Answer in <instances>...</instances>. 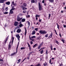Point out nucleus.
Returning a JSON list of instances; mask_svg holds the SVG:
<instances>
[{
    "instance_id": "f257e3e1",
    "label": "nucleus",
    "mask_w": 66,
    "mask_h": 66,
    "mask_svg": "<svg viewBox=\"0 0 66 66\" xmlns=\"http://www.w3.org/2000/svg\"><path fill=\"white\" fill-rule=\"evenodd\" d=\"M39 33H40V34H46V31L45 30H40L39 31Z\"/></svg>"
},
{
    "instance_id": "f03ea898",
    "label": "nucleus",
    "mask_w": 66,
    "mask_h": 66,
    "mask_svg": "<svg viewBox=\"0 0 66 66\" xmlns=\"http://www.w3.org/2000/svg\"><path fill=\"white\" fill-rule=\"evenodd\" d=\"M39 5V11H40L42 10V6L40 5V3H38Z\"/></svg>"
},
{
    "instance_id": "7ed1b4c3",
    "label": "nucleus",
    "mask_w": 66,
    "mask_h": 66,
    "mask_svg": "<svg viewBox=\"0 0 66 66\" xmlns=\"http://www.w3.org/2000/svg\"><path fill=\"white\" fill-rule=\"evenodd\" d=\"M22 18H19V15H18L17 16V21H20V20H21V19Z\"/></svg>"
},
{
    "instance_id": "20e7f679",
    "label": "nucleus",
    "mask_w": 66,
    "mask_h": 66,
    "mask_svg": "<svg viewBox=\"0 0 66 66\" xmlns=\"http://www.w3.org/2000/svg\"><path fill=\"white\" fill-rule=\"evenodd\" d=\"M16 36L18 40H19V38H20V36H19V35L18 34H17L16 35Z\"/></svg>"
},
{
    "instance_id": "39448f33",
    "label": "nucleus",
    "mask_w": 66,
    "mask_h": 66,
    "mask_svg": "<svg viewBox=\"0 0 66 66\" xmlns=\"http://www.w3.org/2000/svg\"><path fill=\"white\" fill-rule=\"evenodd\" d=\"M22 7L23 10H27V8L23 6H22Z\"/></svg>"
},
{
    "instance_id": "423d86ee",
    "label": "nucleus",
    "mask_w": 66,
    "mask_h": 66,
    "mask_svg": "<svg viewBox=\"0 0 66 66\" xmlns=\"http://www.w3.org/2000/svg\"><path fill=\"white\" fill-rule=\"evenodd\" d=\"M6 0H0V3H4L5 1H6Z\"/></svg>"
},
{
    "instance_id": "0eeeda50",
    "label": "nucleus",
    "mask_w": 66,
    "mask_h": 66,
    "mask_svg": "<svg viewBox=\"0 0 66 66\" xmlns=\"http://www.w3.org/2000/svg\"><path fill=\"white\" fill-rule=\"evenodd\" d=\"M13 11H14V10L11 9L10 10L9 14H13Z\"/></svg>"
},
{
    "instance_id": "6e6552de",
    "label": "nucleus",
    "mask_w": 66,
    "mask_h": 66,
    "mask_svg": "<svg viewBox=\"0 0 66 66\" xmlns=\"http://www.w3.org/2000/svg\"><path fill=\"white\" fill-rule=\"evenodd\" d=\"M20 32H21V29H18L16 31L17 33H19Z\"/></svg>"
},
{
    "instance_id": "1a4fd4ad",
    "label": "nucleus",
    "mask_w": 66,
    "mask_h": 66,
    "mask_svg": "<svg viewBox=\"0 0 66 66\" xmlns=\"http://www.w3.org/2000/svg\"><path fill=\"white\" fill-rule=\"evenodd\" d=\"M18 25V22L15 21V22L14 23V25L15 26H17Z\"/></svg>"
},
{
    "instance_id": "9d476101",
    "label": "nucleus",
    "mask_w": 66,
    "mask_h": 66,
    "mask_svg": "<svg viewBox=\"0 0 66 66\" xmlns=\"http://www.w3.org/2000/svg\"><path fill=\"white\" fill-rule=\"evenodd\" d=\"M6 4L7 5H10V2H7L6 3Z\"/></svg>"
},
{
    "instance_id": "9b49d317",
    "label": "nucleus",
    "mask_w": 66,
    "mask_h": 66,
    "mask_svg": "<svg viewBox=\"0 0 66 66\" xmlns=\"http://www.w3.org/2000/svg\"><path fill=\"white\" fill-rule=\"evenodd\" d=\"M35 33V30H33L32 33V35H34Z\"/></svg>"
},
{
    "instance_id": "f8f14e48",
    "label": "nucleus",
    "mask_w": 66,
    "mask_h": 66,
    "mask_svg": "<svg viewBox=\"0 0 66 66\" xmlns=\"http://www.w3.org/2000/svg\"><path fill=\"white\" fill-rule=\"evenodd\" d=\"M26 20V19H22L21 21V22H24Z\"/></svg>"
},
{
    "instance_id": "ddd939ff",
    "label": "nucleus",
    "mask_w": 66,
    "mask_h": 66,
    "mask_svg": "<svg viewBox=\"0 0 66 66\" xmlns=\"http://www.w3.org/2000/svg\"><path fill=\"white\" fill-rule=\"evenodd\" d=\"M18 62H17V64H19L21 61V59H20L18 60Z\"/></svg>"
},
{
    "instance_id": "4468645a",
    "label": "nucleus",
    "mask_w": 66,
    "mask_h": 66,
    "mask_svg": "<svg viewBox=\"0 0 66 66\" xmlns=\"http://www.w3.org/2000/svg\"><path fill=\"white\" fill-rule=\"evenodd\" d=\"M23 6H24L25 7H26V6H27V4H26V3H23Z\"/></svg>"
},
{
    "instance_id": "2eb2a0df",
    "label": "nucleus",
    "mask_w": 66,
    "mask_h": 66,
    "mask_svg": "<svg viewBox=\"0 0 66 66\" xmlns=\"http://www.w3.org/2000/svg\"><path fill=\"white\" fill-rule=\"evenodd\" d=\"M50 2H51V3H52V2H54V0H48Z\"/></svg>"
},
{
    "instance_id": "dca6fc26",
    "label": "nucleus",
    "mask_w": 66,
    "mask_h": 66,
    "mask_svg": "<svg viewBox=\"0 0 66 66\" xmlns=\"http://www.w3.org/2000/svg\"><path fill=\"white\" fill-rule=\"evenodd\" d=\"M18 46H19V42L18 43V46L17 47L16 53H17V49H18Z\"/></svg>"
},
{
    "instance_id": "f3484780",
    "label": "nucleus",
    "mask_w": 66,
    "mask_h": 66,
    "mask_svg": "<svg viewBox=\"0 0 66 66\" xmlns=\"http://www.w3.org/2000/svg\"><path fill=\"white\" fill-rule=\"evenodd\" d=\"M37 46V44H36L34 45L33 46V48H35V47H36V46Z\"/></svg>"
},
{
    "instance_id": "a211bd4d",
    "label": "nucleus",
    "mask_w": 66,
    "mask_h": 66,
    "mask_svg": "<svg viewBox=\"0 0 66 66\" xmlns=\"http://www.w3.org/2000/svg\"><path fill=\"white\" fill-rule=\"evenodd\" d=\"M11 48V45L9 44V45L8 49H10Z\"/></svg>"
},
{
    "instance_id": "6ab92c4d",
    "label": "nucleus",
    "mask_w": 66,
    "mask_h": 66,
    "mask_svg": "<svg viewBox=\"0 0 66 66\" xmlns=\"http://www.w3.org/2000/svg\"><path fill=\"white\" fill-rule=\"evenodd\" d=\"M29 38L30 39V40H32V41L33 42V41H34V39H32L31 38V37H30V36L29 37Z\"/></svg>"
},
{
    "instance_id": "aec40b11",
    "label": "nucleus",
    "mask_w": 66,
    "mask_h": 66,
    "mask_svg": "<svg viewBox=\"0 0 66 66\" xmlns=\"http://www.w3.org/2000/svg\"><path fill=\"white\" fill-rule=\"evenodd\" d=\"M36 38V37L35 36H32L31 37V38Z\"/></svg>"
},
{
    "instance_id": "412c9836",
    "label": "nucleus",
    "mask_w": 66,
    "mask_h": 66,
    "mask_svg": "<svg viewBox=\"0 0 66 66\" xmlns=\"http://www.w3.org/2000/svg\"><path fill=\"white\" fill-rule=\"evenodd\" d=\"M12 4L13 5H15V4L14 3V2L13 1L12 2Z\"/></svg>"
},
{
    "instance_id": "4be33fe9",
    "label": "nucleus",
    "mask_w": 66,
    "mask_h": 66,
    "mask_svg": "<svg viewBox=\"0 0 66 66\" xmlns=\"http://www.w3.org/2000/svg\"><path fill=\"white\" fill-rule=\"evenodd\" d=\"M27 30H26V29L24 33V35H27Z\"/></svg>"
},
{
    "instance_id": "5701e85b",
    "label": "nucleus",
    "mask_w": 66,
    "mask_h": 66,
    "mask_svg": "<svg viewBox=\"0 0 66 66\" xmlns=\"http://www.w3.org/2000/svg\"><path fill=\"white\" fill-rule=\"evenodd\" d=\"M31 3H34L35 2V1L34 0H32L31 1Z\"/></svg>"
},
{
    "instance_id": "b1692460",
    "label": "nucleus",
    "mask_w": 66,
    "mask_h": 66,
    "mask_svg": "<svg viewBox=\"0 0 66 66\" xmlns=\"http://www.w3.org/2000/svg\"><path fill=\"white\" fill-rule=\"evenodd\" d=\"M22 26H23V25L22 24H20L19 25V27H22Z\"/></svg>"
},
{
    "instance_id": "393cba45",
    "label": "nucleus",
    "mask_w": 66,
    "mask_h": 66,
    "mask_svg": "<svg viewBox=\"0 0 66 66\" xmlns=\"http://www.w3.org/2000/svg\"><path fill=\"white\" fill-rule=\"evenodd\" d=\"M3 13L4 14H8V12H3Z\"/></svg>"
},
{
    "instance_id": "a878e982",
    "label": "nucleus",
    "mask_w": 66,
    "mask_h": 66,
    "mask_svg": "<svg viewBox=\"0 0 66 66\" xmlns=\"http://www.w3.org/2000/svg\"><path fill=\"white\" fill-rule=\"evenodd\" d=\"M41 45H42V44H41L40 45H39V46L38 47V49H39L40 47H41Z\"/></svg>"
},
{
    "instance_id": "bb28decb",
    "label": "nucleus",
    "mask_w": 66,
    "mask_h": 66,
    "mask_svg": "<svg viewBox=\"0 0 66 66\" xmlns=\"http://www.w3.org/2000/svg\"><path fill=\"white\" fill-rule=\"evenodd\" d=\"M23 13H26L27 12V11L26 10H24L23 11Z\"/></svg>"
},
{
    "instance_id": "cd10ccee",
    "label": "nucleus",
    "mask_w": 66,
    "mask_h": 66,
    "mask_svg": "<svg viewBox=\"0 0 66 66\" xmlns=\"http://www.w3.org/2000/svg\"><path fill=\"white\" fill-rule=\"evenodd\" d=\"M25 48H26L25 47H22L20 49L21 50H22L23 49H25Z\"/></svg>"
},
{
    "instance_id": "c85d7f7f",
    "label": "nucleus",
    "mask_w": 66,
    "mask_h": 66,
    "mask_svg": "<svg viewBox=\"0 0 66 66\" xmlns=\"http://www.w3.org/2000/svg\"><path fill=\"white\" fill-rule=\"evenodd\" d=\"M52 36V33L50 34V38H51Z\"/></svg>"
},
{
    "instance_id": "c756f323",
    "label": "nucleus",
    "mask_w": 66,
    "mask_h": 66,
    "mask_svg": "<svg viewBox=\"0 0 66 66\" xmlns=\"http://www.w3.org/2000/svg\"><path fill=\"white\" fill-rule=\"evenodd\" d=\"M11 9L12 10H15V8L14 7V6H13L12 7V8Z\"/></svg>"
},
{
    "instance_id": "7c9ffc66",
    "label": "nucleus",
    "mask_w": 66,
    "mask_h": 66,
    "mask_svg": "<svg viewBox=\"0 0 66 66\" xmlns=\"http://www.w3.org/2000/svg\"><path fill=\"white\" fill-rule=\"evenodd\" d=\"M48 65V64L46 63H45L44 64V66H46V65Z\"/></svg>"
},
{
    "instance_id": "2f4dec72",
    "label": "nucleus",
    "mask_w": 66,
    "mask_h": 66,
    "mask_svg": "<svg viewBox=\"0 0 66 66\" xmlns=\"http://www.w3.org/2000/svg\"><path fill=\"white\" fill-rule=\"evenodd\" d=\"M40 15H38L37 14H36V17H40Z\"/></svg>"
},
{
    "instance_id": "473e14b6",
    "label": "nucleus",
    "mask_w": 66,
    "mask_h": 66,
    "mask_svg": "<svg viewBox=\"0 0 66 66\" xmlns=\"http://www.w3.org/2000/svg\"><path fill=\"white\" fill-rule=\"evenodd\" d=\"M57 28L59 30H60V28H59V24H57Z\"/></svg>"
},
{
    "instance_id": "72a5a7b5",
    "label": "nucleus",
    "mask_w": 66,
    "mask_h": 66,
    "mask_svg": "<svg viewBox=\"0 0 66 66\" xmlns=\"http://www.w3.org/2000/svg\"><path fill=\"white\" fill-rule=\"evenodd\" d=\"M8 7H7L5 8V10L6 11H7L8 10Z\"/></svg>"
},
{
    "instance_id": "f704fd0d",
    "label": "nucleus",
    "mask_w": 66,
    "mask_h": 66,
    "mask_svg": "<svg viewBox=\"0 0 66 66\" xmlns=\"http://www.w3.org/2000/svg\"><path fill=\"white\" fill-rule=\"evenodd\" d=\"M15 54V53H13V54H11V56H13V55H14Z\"/></svg>"
},
{
    "instance_id": "c9c22d12",
    "label": "nucleus",
    "mask_w": 66,
    "mask_h": 66,
    "mask_svg": "<svg viewBox=\"0 0 66 66\" xmlns=\"http://www.w3.org/2000/svg\"><path fill=\"white\" fill-rule=\"evenodd\" d=\"M51 60H50L49 63H50V64H51V65H52V64H53V63H51Z\"/></svg>"
},
{
    "instance_id": "e433bc0d",
    "label": "nucleus",
    "mask_w": 66,
    "mask_h": 66,
    "mask_svg": "<svg viewBox=\"0 0 66 66\" xmlns=\"http://www.w3.org/2000/svg\"><path fill=\"white\" fill-rule=\"evenodd\" d=\"M43 51H44L43 50H42L40 51V52L41 54H42V53H43Z\"/></svg>"
},
{
    "instance_id": "4c0bfd02",
    "label": "nucleus",
    "mask_w": 66,
    "mask_h": 66,
    "mask_svg": "<svg viewBox=\"0 0 66 66\" xmlns=\"http://www.w3.org/2000/svg\"><path fill=\"white\" fill-rule=\"evenodd\" d=\"M48 34H47L46 35H45V37H47L48 36Z\"/></svg>"
},
{
    "instance_id": "58836bf2",
    "label": "nucleus",
    "mask_w": 66,
    "mask_h": 66,
    "mask_svg": "<svg viewBox=\"0 0 66 66\" xmlns=\"http://www.w3.org/2000/svg\"><path fill=\"white\" fill-rule=\"evenodd\" d=\"M41 65L40 64H38L37 65V66H40Z\"/></svg>"
},
{
    "instance_id": "ea45409f",
    "label": "nucleus",
    "mask_w": 66,
    "mask_h": 66,
    "mask_svg": "<svg viewBox=\"0 0 66 66\" xmlns=\"http://www.w3.org/2000/svg\"><path fill=\"white\" fill-rule=\"evenodd\" d=\"M38 30V28H35V31H37Z\"/></svg>"
},
{
    "instance_id": "a19ab883",
    "label": "nucleus",
    "mask_w": 66,
    "mask_h": 66,
    "mask_svg": "<svg viewBox=\"0 0 66 66\" xmlns=\"http://www.w3.org/2000/svg\"><path fill=\"white\" fill-rule=\"evenodd\" d=\"M49 15V16H48V19H49V18H50V17L51 16V15L50 14H48Z\"/></svg>"
},
{
    "instance_id": "79ce46f5",
    "label": "nucleus",
    "mask_w": 66,
    "mask_h": 66,
    "mask_svg": "<svg viewBox=\"0 0 66 66\" xmlns=\"http://www.w3.org/2000/svg\"><path fill=\"white\" fill-rule=\"evenodd\" d=\"M27 44L28 45V46L29 47H30V45H29V44L28 43H27Z\"/></svg>"
},
{
    "instance_id": "37998d69",
    "label": "nucleus",
    "mask_w": 66,
    "mask_h": 66,
    "mask_svg": "<svg viewBox=\"0 0 66 66\" xmlns=\"http://www.w3.org/2000/svg\"><path fill=\"white\" fill-rule=\"evenodd\" d=\"M61 41L63 42V43H64V40L62 39Z\"/></svg>"
},
{
    "instance_id": "c03bdc74",
    "label": "nucleus",
    "mask_w": 66,
    "mask_h": 66,
    "mask_svg": "<svg viewBox=\"0 0 66 66\" xmlns=\"http://www.w3.org/2000/svg\"><path fill=\"white\" fill-rule=\"evenodd\" d=\"M26 17L27 18H28L29 17H30V15H28L26 16Z\"/></svg>"
},
{
    "instance_id": "a18cd8bd",
    "label": "nucleus",
    "mask_w": 66,
    "mask_h": 66,
    "mask_svg": "<svg viewBox=\"0 0 66 66\" xmlns=\"http://www.w3.org/2000/svg\"><path fill=\"white\" fill-rule=\"evenodd\" d=\"M7 40L6 39L5 41V44H6V43L7 42Z\"/></svg>"
},
{
    "instance_id": "49530a36",
    "label": "nucleus",
    "mask_w": 66,
    "mask_h": 66,
    "mask_svg": "<svg viewBox=\"0 0 66 66\" xmlns=\"http://www.w3.org/2000/svg\"><path fill=\"white\" fill-rule=\"evenodd\" d=\"M28 24L30 26V22H28Z\"/></svg>"
},
{
    "instance_id": "de8ad7c7",
    "label": "nucleus",
    "mask_w": 66,
    "mask_h": 66,
    "mask_svg": "<svg viewBox=\"0 0 66 66\" xmlns=\"http://www.w3.org/2000/svg\"><path fill=\"white\" fill-rule=\"evenodd\" d=\"M30 43L31 45H32V44H33V42H32V41H31L30 42Z\"/></svg>"
},
{
    "instance_id": "09e8293b",
    "label": "nucleus",
    "mask_w": 66,
    "mask_h": 66,
    "mask_svg": "<svg viewBox=\"0 0 66 66\" xmlns=\"http://www.w3.org/2000/svg\"><path fill=\"white\" fill-rule=\"evenodd\" d=\"M40 38L39 37L37 38V40H39V39H40Z\"/></svg>"
},
{
    "instance_id": "8fccbe9b",
    "label": "nucleus",
    "mask_w": 66,
    "mask_h": 66,
    "mask_svg": "<svg viewBox=\"0 0 66 66\" xmlns=\"http://www.w3.org/2000/svg\"><path fill=\"white\" fill-rule=\"evenodd\" d=\"M56 43L57 44H59V42H58L57 41H56Z\"/></svg>"
},
{
    "instance_id": "3c124183",
    "label": "nucleus",
    "mask_w": 66,
    "mask_h": 66,
    "mask_svg": "<svg viewBox=\"0 0 66 66\" xmlns=\"http://www.w3.org/2000/svg\"><path fill=\"white\" fill-rule=\"evenodd\" d=\"M59 65L60 66H63V64H62V63H61Z\"/></svg>"
},
{
    "instance_id": "603ef678",
    "label": "nucleus",
    "mask_w": 66,
    "mask_h": 66,
    "mask_svg": "<svg viewBox=\"0 0 66 66\" xmlns=\"http://www.w3.org/2000/svg\"><path fill=\"white\" fill-rule=\"evenodd\" d=\"M9 39V36H8L6 38V39L7 40V39Z\"/></svg>"
},
{
    "instance_id": "864d4df0",
    "label": "nucleus",
    "mask_w": 66,
    "mask_h": 66,
    "mask_svg": "<svg viewBox=\"0 0 66 66\" xmlns=\"http://www.w3.org/2000/svg\"><path fill=\"white\" fill-rule=\"evenodd\" d=\"M63 27L64 28H65L66 27V25H64V24L63 25Z\"/></svg>"
},
{
    "instance_id": "5fc2aeb1",
    "label": "nucleus",
    "mask_w": 66,
    "mask_h": 66,
    "mask_svg": "<svg viewBox=\"0 0 66 66\" xmlns=\"http://www.w3.org/2000/svg\"><path fill=\"white\" fill-rule=\"evenodd\" d=\"M42 3H44V0H43Z\"/></svg>"
},
{
    "instance_id": "6e6d98bb",
    "label": "nucleus",
    "mask_w": 66,
    "mask_h": 66,
    "mask_svg": "<svg viewBox=\"0 0 66 66\" xmlns=\"http://www.w3.org/2000/svg\"><path fill=\"white\" fill-rule=\"evenodd\" d=\"M42 19L40 20V19H39V22H41V21H42Z\"/></svg>"
},
{
    "instance_id": "4d7b16f0",
    "label": "nucleus",
    "mask_w": 66,
    "mask_h": 66,
    "mask_svg": "<svg viewBox=\"0 0 66 66\" xmlns=\"http://www.w3.org/2000/svg\"><path fill=\"white\" fill-rule=\"evenodd\" d=\"M12 40H14V37H12Z\"/></svg>"
},
{
    "instance_id": "13d9d810",
    "label": "nucleus",
    "mask_w": 66,
    "mask_h": 66,
    "mask_svg": "<svg viewBox=\"0 0 66 66\" xmlns=\"http://www.w3.org/2000/svg\"><path fill=\"white\" fill-rule=\"evenodd\" d=\"M0 61H3V59H0Z\"/></svg>"
},
{
    "instance_id": "bf43d9fd",
    "label": "nucleus",
    "mask_w": 66,
    "mask_h": 66,
    "mask_svg": "<svg viewBox=\"0 0 66 66\" xmlns=\"http://www.w3.org/2000/svg\"><path fill=\"white\" fill-rule=\"evenodd\" d=\"M48 52V51L47 50H46V54H47V53Z\"/></svg>"
},
{
    "instance_id": "052dcab7",
    "label": "nucleus",
    "mask_w": 66,
    "mask_h": 66,
    "mask_svg": "<svg viewBox=\"0 0 66 66\" xmlns=\"http://www.w3.org/2000/svg\"><path fill=\"white\" fill-rule=\"evenodd\" d=\"M51 50H52V49H53V48H52V46H51Z\"/></svg>"
},
{
    "instance_id": "680f3d73",
    "label": "nucleus",
    "mask_w": 66,
    "mask_h": 66,
    "mask_svg": "<svg viewBox=\"0 0 66 66\" xmlns=\"http://www.w3.org/2000/svg\"><path fill=\"white\" fill-rule=\"evenodd\" d=\"M36 20H37V19H38V17H36Z\"/></svg>"
},
{
    "instance_id": "e2e57ef3",
    "label": "nucleus",
    "mask_w": 66,
    "mask_h": 66,
    "mask_svg": "<svg viewBox=\"0 0 66 66\" xmlns=\"http://www.w3.org/2000/svg\"><path fill=\"white\" fill-rule=\"evenodd\" d=\"M44 5H45V6H46V3H44Z\"/></svg>"
},
{
    "instance_id": "0e129e2a",
    "label": "nucleus",
    "mask_w": 66,
    "mask_h": 66,
    "mask_svg": "<svg viewBox=\"0 0 66 66\" xmlns=\"http://www.w3.org/2000/svg\"><path fill=\"white\" fill-rule=\"evenodd\" d=\"M61 12L62 13H63V11H61Z\"/></svg>"
},
{
    "instance_id": "69168bd1",
    "label": "nucleus",
    "mask_w": 66,
    "mask_h": 66,
    "mask_svg": "<svg viewBox=\"0 0 66 66\" xmlns=\"http://www.w3.org/2000/svg\"><path fill=\"white\" fill-rule=\"evenodd\" d=\"M54 50H56V48H54Z\"/></svg>"
},
{
    "instance_id": "338daca9",
    "label": "nucleus",
    "mask_w": 66,
    "mask_h": 66,
    "mask_svg": "<svg viewBox=\"0 0 66 66\" xmlns=\"http://www.w3.org/2000/svg\"><path fill=\"white\" fill-rule=\"evenodd\" d=\"M59 35H60V37H61V34H59Z\"/></svg>"
},
{
    "instance_id": "774afa93",
    "label": "nucleus",
    "mask_w": 66,
    "mask_h": 66,
    "mask_svg": "<svg viewBox=\"0 0 66 66\" xmlns=\"http://www.w3.org/2000/svg\"><path fill=\"white\" fill-rule=\"evenodd\" d=\"M64 9H66V7H64Z\"/></svg>"
}]
</instances>
